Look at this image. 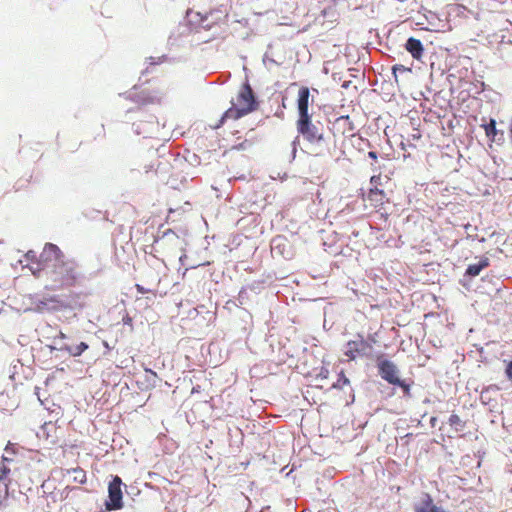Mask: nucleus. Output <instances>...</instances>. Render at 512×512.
Here are the masks:
<instances>
[{
    "label": "nucleus",
    "mask_w": 512,
    "mask_h": 512,
    "mask_svg": "<svg viewBox=\"0 0 512 512\" xmlns=\"http://www.w3.org/2000/svg\"><path fill=\"white\" fill-rule=\"evenodd\" d=\"M41 258L42 263L48 265L45 275L50 290H64L78 284L81 277L78 264L75 260L66 258L57 245L46 243Z\"/></svg>",
    "instance_id": "1"
},
{
    "label": "nucleus",
    "mask_w": 512,
    "mask_h": 512,
    "mask_svg": "<svg viewBox=\"0 0 512 512\" xmlns=\"http://www.w3.org/2000/svg\"><path fill=\"white\" fill-rule=\"evenodd\" d=\"M231 104V107L222 115L220 124L226 120H238L258 109V102L248 80L242 84L235 101Z\"/></svg>",
    "instance_id": "2"
},
{
    "label": "nucleus",
    "mask_w": 512,
    "mask_h": 512,
    "mask_svg": "<svg viewBox=\"0 0 512 512\" xmlns=\"http://www.w3.org/2000/svg\"><path fill=\"white\" fill-rule=\"evenodd\" d=\"M373 345L366 341L363 335L358 334L357 339L350 340L345 345L344 355L353 361L358 357H369L371 356Z\"/></svg>",
    "instance_id": "3"
},
{
    "label": "nucleus",
    "mask_w": 512,
    "mask_h": 512,
    "mask_svg": "<svg viewBox=\"0 0 512 512\" xmlns=\"http://www.w3.org/2000/svg\"><path fill=\"white\" fill-rule=\"evenodd\" d=\"M121 485L122 480L119 476H115L109 483V501L105 504L107 510H119L123 507Z\"/></svg>",
    "instance_id": "4"
},
{
    "label": "nucleus",
    "mask_w": 512,
    "mask_h": 512,
    "mask_svg": "<svg viewBox=\"0 0 512 512\" xmlns=\"http://www.w3.org/2000/svg\"><path fill=\"white\" fill-rule=\"evenodd\" d=\"M378 371L380 376L386 380L388 383L393 385H398L404 389H408V386L405 385L397 375V367L396 365L386 359H382L378 361Z\"/></svg>",
    "instance_id": "5"
},
{
    "label": "nucleus",
    "mask_w": 512,
    "mask_h": 512,
    "mask_svg": "<svg viewBox=\"0 0 512 512\" xmlns=\"http://www.w3.org/2000/svg\"><path fill=\"white\" fill-rule=\"evenodd\" d=\"M297 130L309 142H316L322 139V134L319 129L312 124L310 115L306 118H298Z\"/></svg>",
    "instance_id": "6"
},
{
    "label": "nucleus",
    "mask_w": 512,
    "mask_h": 512,
    "mask_svg": "<svg viewBox=\"0 0 512 512\" xmlns=\"http://www.w3.org/2000/svg\"><path fill=\"white\" fill-rule=\"evenodd\" d=\"M333 129L336 133L346 137L355 135L356 127L350 116H340L333 123Z\"/></svg>",
    "instance_id": "7"
},
{
    "label": "nucleus",
    "mask_w": 512,
    "mask_h": 512,
    "mask_svg": "<svg viewBox=\"0 0 512 512\" xmlns=\"http://www.w3.org/2000/svg\"><path fill=\"white\" fill-rule=\"evenodd\" d=\"M26 266L30 269L34 276L39 277L41 272H45L48 269V265H44L42 263L41 254L37 256L36 252L33 250H29L24 255Z\"/></svg>",
    "instance_id": "8"
},
{
    "label": "nucleus",
    "mask_w": 512,
    "mask_h": 512,
    "mask_svg": "<svg viewBox=\"0 0 512 512\" xmlns=\"http://www.w3.org/2000/svg\"><path fill=\"white\" fill-rule=\"evenodd\" d=\"M365 201L377 211L381 210L384 204L388 201L386 193L379 188H370Z\"/></svg>",
    "instance_id": "9"
},
{
    "label": "nucleus",
    "mask_w": 512,
    "mask_h": 512,
    "mask_svg": "<svg viewBox=\"0 0 512 512\" xmlns=\"http://www.w3.org/2000/svg\"><path fill=\"white\" fill-rule=\"evenodd\" d=\"M310 91L308 87H301L298 92V113L299 118L309 117L308 106H309Z\"/></svg>",
    "instance_id": "10"
},
{
    "label": "nucleus",
    "mask_w": 512,
    "mask_h": 512,
    "mask_svg": "<svg viewBox=\"0 0 512 512\" xmlns=\"http://www.w3.org/2000/svg\"><path fill=\"white\" fill-rule=\"evenodd\" d=\"M405 49L411 54V56L416 59L420 60L423 56L424 47L423 44L419 39H416L414 37L408 38Z\"/></svg>",
    "instance_id": "11"
},
{
    "label": "nucleus",
    "mask_w": 512,
    "mask_h": 512,
    "mask_svg": "<svg viewBox=\"0 0 512 512\" xmlns=\"http://www.w3.org/2000/svg\"><path fill=\"white\" fill-rule=\"evenodd\" d=\"M489 266V259L484 257L476 264H470L466 270V275L471 277L478 276L483 269Z\"/></svg>",
    "instance_id": "12"
},
{
    "label": "nucleus",
    "mask_w": 512,
    "mask_h": 512,
    "mask_svg": "<svg viewBox=\"0 0 512 512\" xmlns=\"http://www.w3.org/2000/svg\"><path fill=\"white\" fill-rule=\"evenodd\" d=\"M87 349H88V345L85 342H80L75 347L65 344L59 348V350L66 351L67 353H69L71 356H74V357L80 356Z\"/></svg>",
    "instance_id": "13"
},
{
    "label": "nucleus",
    "mask_w": 512,
    "mask_h": 512,
    "mask_svg": "<svg viewBox=\"0 0 512 512\" xmlns=\"http://www.w3.org/2000/svg\"><path fill=\"white\" fill-rule=\"evenodd\" d=\"M10 482H3L0 480V507H8V500L10 496Z\"/></svg>",
    "instance_id": "14"
},
{
    "label": "nucleus",
    "mask_w": 512,
    "mask_h": 512,
    "mask_svg": "<svg viewBox=\"0 0 512 512\" xmlns=\"http://www.w3.org/2000/svg\"><path fill=\"white\" fill-rule=\"evenodd\" d=\"M209 15L211 16L213 23L223 21L228 16L227 7L224 5H220V7L217 8L216 10L210 11Z\"/></svg>",
    "instance_id": "15"
},
{
    "label": "nucleus",
    "mask_w": 512,
    "mask_h": 512,
    "mask_svg": "<svg viewBox=\"0 0 512 512\" xmlns=\"http://www.w3.org/2000/svg\"><path fill=\"white\" fill-rule=\"evenodd\" d=\"M67 474H72L73 481L76 483L84 484L87 481L86 472L80 467L67 470Z\"/></svg>",
    "instance_id": "16"
},
{
    "label": "nucleus",
    "mask_w": 512,
    "mask_h": 512,
    "mask_svg": "<svg viewBox=\"0 0 512 512\" xmlns=\"http://www.w3.org/2000/svg\"><path fill=\"white\" fill-rule=\"evenodd\" d=\"M482 127L484 128L486 136L491 141H495L498 134V130L496 129V121L491 118L489 123L483 124Z\"/></svg>",
    "instance_id": "17"
},
{
    "label": "nucleus",
    "mask_w": 512,
    "mask_h": 512,
    "mask_svg": "<svg viewBox=\"0 0 512 512\" xmlns=\"http://www.w3.org/2000/svg\"><path fill=\"white\" fill-rule=\"evenodd\" d=\"M449 425L455 429V431H462L465 427V422L457 414H451L448 419Z\"/></svg>",
    "instance_id": "18"
},
{
    "label": "nucleus",
    "mask_w": 512,
    "mask_h": 512,
    "mask_svg": "<svg viewBox=\"0 0 512 512\" xmlns=\"http://www.w3.org/2000/svg\"><path fill=\"white\" fill-rule=\"evenodd\" d=\"M350 384V380L346 377L344 371H341L338 375L337 381L332 385L334 389H343L344 386Z\"/></svg>",
    "instance_id": "19"
},
{
    "label": "nucleus",
    "mask_w": 512,
    "mask_h": 512,
    "mask_svg": "<svg viewBox=\"0 0 512 512\" xmlns=\"http://www.w3.org/2000/svg\"><path fill=\"white\" fill-rule=\"evenodd\" d=\"M10 468L5 464L0 465V480L3 482H10L9 479Z\"/></svg>",
    "instance_id": "20"
},
{
    "label": "nucleus",
    "mask_w": 512,
    "mask_h": 512,
    "mask_svg": "<svg viewBox=\"0 0 512 512\" xmlns=\"http://www.w3.org/2000/svg\"><path fill=\"white\" fill-rule=\"evenodd\" d=\"M405 71H411L410 68H406L404 65L396 64L392 67V73L394 75L395 81L398 82L397 79V72H405Z\"/></svg>",
    "instance_id": "21"
},
{
    "label": "nucleus",
    "mask_w": 512,
    "mask_h": 512,
    "mask_svg": "<svg viewBox=\"0 0 512 512\" xmlns=\"http://www.w3.org/2000/svg\"><path fill=\"white\" fill-rule=\"evenodd\" d=\"M370 183L372 185V188H378L379 186H381L382 185L381 173L379 172L377 175H373L370 178Z\"/></svg>",
    "instance_id": "22"
},
{
    "label": "nucleus",
    "mask_w": 512,
    "mask_h": 512,
    "mask_svg": "<svg viewBox=\"0 0 512 512\" xmlns=\"http://www.w3.org/2000/svg\"><path fill=\"white\" fill-rule=\"evenodd\" d=\"M506 375L509 379H512V361L507 365Z\"/></svg>",
    "instance_id": "23"
},
{
    "label": "nucleus",
    "mask_w": 512,
    "mask_h": 512,
    "mask_svg": "<svg viewBox=\"0 0 512 512\" xmlns=\"http://www.w3.org/2000/svg\"><path fill=\"white\" fill-rule=\"evenodd\" d=\"M168 236V234L165 235V237H163L162 239L158 240L156 243L158 246L160 247H164L165 246V240H166V237Z\"/></svg>",
    "instance_id": "24"
},
{
    "label": "nucleus",
    "mask_w": 512,
    "mask_h": 512,
    "mask_svg": "<svg viewBox=\"0 0 512 512\" xmlns=\"http://www.w3.org/2000/svg\"><path fill=\"white\" fill-rule=\"evenodd\" d=\"M368 157L373 159V160H377V158H378L377 153L375 151H369L368 152Z\"/></svg>",
    "instance_id": "25"
},
{
    "label": "nucleus",
    "mask_w": 512,
    "mask_h": 512,
    "mask_svg": "<svg viewBox=\"0 0 512 512\" xmlns=\"http://www.w3.org/2000/svg\"><path fill=\"white\" fill-rule=\"evenodd\" d=\"M367 341H369L371 344L376 343V339L372 336H370Z\"/></svg>",
    "instance_id": "26"
},
{
    "label": "nucleus",
    "mask_w": 512,
    "mask_h": 512,
    "mask_svg": "<svg viewBox=\"0 0 512 512\" xmlns=\"http://www.w3.org/2000/svg\"><path fill=\"white\" fill-rule=\"evenodd\" d=\"M58 337H59L60 339H65V338H66V335H65L63 332H60Z\"/></svg>",
    "instance_id": "27"
},
{
    "label": "nucleus",
    "mask_w": 512,
    "mask_h": 512,
    "mask_svg": "<svg viewBox=\"0 0 512 512\" xmlns=\"http://www.w3.org/2000/svg\"><path fill=\"white\" fill-rule=\"evenodd\" d=\"M136 287H137V290H138L139 292L143 293V289H142V287H141L140 285H136Z\"/></svg>",
    "instance_id": "28"
},
{
    "label": "nucleus",
    "mask_w": 512,
    "mask_h": 512,
    "mask_svg": "<svg viewBox=\"0 0 512 512\" xmlns=\"http://www.w3.org/2000/svg\"><path fill=\"white\" fill-rule=\"evenodd\" d=\"M172 239H175L176 241L179 240L178 236H176L174 233H172Z\"/></svg>",
    "instance_id": "29"
},
{
    "label": "nucleus",
    "mask_w": 512,
    "mask_h": 512,
    "mask_svg": "<svg viewBox=\"0 0 512 512\" xmlns=\"http://www.w3.org/2000/svg\"><path fill=\"white\" fill-rule=\"evenodd\" d=\"M279 240H283L282 238L274 239L273 242L276 243Z\"/></svg>",
    "instance_id": "30"
}]
</instances>
